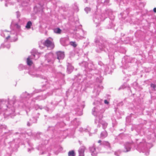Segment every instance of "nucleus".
I'll return each instance as SVG.
<instances>
[{
	"label": "nucleus",
	"instance_id": "1",
	"mask_svg": "<svg viewBox=\"0 0 156 156\" xmlns=\"http://www.w3.org/2000/svg\"><path fill=\"white\" fill-rule=\"evenodd\" d=\"M133 146L138 151L144 153L145 155L147 156L149 154V150L153 146L151 142H147L145 139H136L135 143L133 142L126 143L124 144L125 150L124 151L127 152L130 151Z\"/></svg>",
	"mask_w": 156,
	"mask_h": 156
},
{
	"label": "nucleus",
	"instance_id": "2",
	"mask_svg": "<svg viewBox=\"0 0 156 156\" xmlns=\"http://www.w3.org/2000/svg\"><path fill=\"white\" fill-rule=\"evenodd\" d=\"M102 100L100 99L98 101H95L93 104L97 105V106L94 107L92 109V114L95 116H96L95 119V123L96 124H98V127H99L100 126V124H101L103 128L105 129L107 127L108 124L102 120L103 118L102 114L105 111L104 109H100V108L102 107Z\"/></svg>",
	"mask_w": 156,
	"mask_h": 156
},
{
	"label": "nucleus",
	"instance_id": "3",
	"mask_svg": "<svg viewBox=\"0 0 156 156\" xmlns=\"http://www.w3.org/2000/svg\"><path fill=\"white\" fill-rule=\"evenodd\" d=\"M11 28L13 30L6 37V40H10L11 42L15 41L17 40V31L19 30L20 26L13 20L11 25Z\"/></svg>",
	"mask_w": 156,
	"mask_h": 156
},
{
	"label": "nucleus",
	"instance_id": "4",
	"mask_svg": "<svg viewBox=\"0 0 156 156\" xmlns=\"http://www.w3.org/2000/svg\"><path fill=\"white\" fill-rule=\"evenodd\" d=\"M108 15L107 14H102L101 16L99 14H95L93 16V21L98 26V24H100L101 20H103L105 18L107 17Z\"/></svg>",
	"mask_w": 156,
	"mask_h": 156
},
{
	"label": "nucleus",
	"instance_id": "5",
	"mask_svg": "<svg viewBox=\"0 0 156 156\" xmlns=\"http://www.w3.org/2000/svg\"><path fill=\"white\" fill-rule=\"evenodd\" d=\"M98 65L101 66V69L102 72L104 71L105 73H110L112 71V70L115 69V66L114 64H112L111 67L110 68H109L108 66L107 65H104L101 62H98Z\"/></svg>",
	"mask_w": 156,
	"mask_h": 156
},
{
	"label": "nucleus",
	"instance_id": "6",
	"mask_svg": "<svg viewBox=\"0 0 156 156\" xmlns=\"http://www.w3.org/2000/svg\"><path fill=\"white\" fill-rule=\"evenodd\" d=\"M44 45L49 49H52L54 47L52 39L51 38L47 39L43 43Z\"/></svg>",
	"mask_w": 156,
	"mask_h": 156
},
{
	"label": "nucleus",
	"instance_id": "7",
	"mask_svg": "<svg viewBox=\"0 0 156 156\" xmlns=\"http://www.w3.org/2000/svg\"><path fill=\"white\" fill-rule=\"evenodd\" d=\"M89 149L91 155L93 156H96L100 151V149L98 147L96 148L95 144H94L92 146L90 147Z\"/></svg>",
	"mask_w": 156,
	"mask_h": 156
},
{
	"label": "nucleus",
	"instance_id": "8",
	"mask_svg": "<svg viewBox=\"0 0 156 156\" xmlns=\"http://www.w3.org/2000/svg\"><path fill=\"white\" fill-rule=\"evenodd\" d=\"M95 42L97 44L96 45L99 47V49L101 51L104 50L105 51V48H106L107 50H108V47L109 44L107 42H105L103 43V44H100V43H99L97 40H95Z\"/></svg>",
	"mask_w": 156,
	"mask_h": 156
},
{
	"label": "nucleus",
	"instance_id": "9",
	"mask_svg": "<svg viewBox=\"0 0 156 156\" xmlns=\"http://www.w3.org/2000/svg\"><path fill=\"white\" fill-rule=\"evenodd\" d=\"M80 65L82 66L84 65V68H85V70L87 71L89 69V70H91L94 69V65L92 63L88 64L86 62H83L81 63H80Z\"/></svg>",
	"mask_w": 156,
	"mask_h": 156
},
{
	"label": "nucleus",
	"instance_id": "10",
	"mask_svg": "<svg viewBox=\"0 0 156 156\" xmlns=\"http://www.w3.org/2000/svg\"><path fill=\"white\" fill-rule=\"evenodd\" d=\"M37 149L40 151V153L41 154H49V150H46L44 145H39L37 148Z\"/></svg>",
	"mask_w": 156,
	"mask_h": 156
},
{
	"label": "nucleus",
	"instance_id": "11",
	"mask_svg": "<svg viewBox=\"0 0 156 156\" xmlns=\"http://www.w3.org/2000/svg\"><path fill=\"white\" fill-rule=\"evenodd\" d=\"M46 58L45 61V63L47 62L49 64L52 63L53 60V55L51 53H50L48 54H47L45 56Z\"/></svg>",
	"mask_w": 156,
	"mask_h": 156
},
{
	"label": "nucleus",
	"instance_id": "12",
	"mask_svg": "<svg viewBox=\"0 0 156 156\" xmlns=\"http://www.w3.org/2000/svg\"><path fill=\"white\" fill-rule=\"evenodd\" d=\"M57 58L58 60H62L65 57V54L64 52L61 51H58L56 53Z\"/></svg>",
	"mask_w": 156,
	"mask_h": 156
},
{
	"label": "nucleus",
	"instance_id": "13",
	"mask_svg": "<svg viewBox=\"0 0 156 156\" xmlns=\"http://www.w3.org/2000/svg\"><path fill=\"white\" fill-rule=\"evenodd\" d=\"M40 54L35 50L34 52H33L31 55H30L32 58H33V59L36 60L37 59L40 57Z\"/></svg>",
	"mask_w": 156,
	"mask_h": 156
},
{
	"label": "nucleus",
	"instance_id": "14",
	"mask_svg": "<svg viewBox=\"0 0 156 156\" xmlns=\"http://www.w3.org/2000/svg\"><path fill=\"white\" fill-rule=\"evenodd\" d=\"M10 32L9 31H7L6 30H1L0 33L1 35L3 37H5V41H7L6 40V37L8 35H9L10 33Z\"/></svg>",
	"mask_w": 156,
	"mask_h": 156
},
{
	"label": "nucleus",
	"instance_id": "15",
	"mask_svg": "<svg viewBox=\"0 0 156 156\" xmlns=\"http://www.w3.org/2000/svg\"><path fill=\"white\" fill-rule=\"evenodd\" d=\"M85 149V147L84 146L80 147L79 150V156H84V152Z\"/></svg>",
	"mask_w": 156,
	"mask_h": 156
},
{
	"label": "nucleus",
	"instance_id": "16",
	"mask_svg": "<svg viewBox=\"0 0 156 156\" xmlns=\"http://www.w3.org/2000/svg\"><path fill=\"white\" fill-rule=\"evenodd\" d=\"M103 89V87L101 85H99L97 87L96 89H95L94 91V92L96 93V95H99L101 90Z\"/></svg>",
	"mask_w": 156,
	"mask_h": 156
},
{
	"label": "nucleus",
	"instance_id": "17",
	"mask_svg": "<svg viewBox=\"0 0 156 156\" xmlns=\"http://www.w3.org/2000/svg\"><path fill=\"white\" fill-rule=\"evenodd\" d=\"M73 67L72 66L71 64L68 63L67 66V72L68 73H71L73 71Z\"/></svg>",
	"mask_w": 156,
	"mask_h": 156
},
{
	"label": "nucleus",
	"instance_id": "18",
	"mask_svg": "<svg viewBox=\"0 0 156 156\" xmlns=\"http://www.w3.org/2000/svg\"><path fill=\"white\" fill-rule=\"evenodd\" d=\"M43 3H39V5L40 6H39L38 7H37V6H35L34 8V9L35 10L36 9H37V10L39 11H42L43 9Z\"/></svg>",
	"mask_w": 156,
	"mask_h": 156
},
{
	"label": "nucleus",
	"instance_id": "19",
	"mask_svg": "<svg viewBox=\"0 0 156 156\" xmlns=\"http://www.w3.org/2000/svg\"><path fill=\"white\" fill-rule=\"evenodd\" d=\"M33 58H32L31 56H29L27 59V64L28 66H31L32 65V62L31 60L32 59H33Z\"/></svg>",
	"mask_w": 156,
	"mask_h": 156
},
{
	"label": "nucleus",
	"instance_id": "20",
	"mask_svg": "<svg viewBox=\"0 0 156 156\" xmlns=\"http://www.w3.org/2000/svg\"><path fill=\"white\" fill-rule=\"evenodd\" d=\"M77 32L76 34V36L78 38H80L82 36V34L83 32V30H80L78 31H77Z\"/></svg>",
	"mask_w": 156,
	"mask_h": 156
},
{
	"label": "nucleus",
	"instance_id": "21",
	"mask_svg": "<svg viewBox=\"0 0 156 156\" xmlns=\"http://www.w3.org/2000/svg\"><path fill=\"white\" fill-rule=\"evenodd\" d=\"M107 136V133L105 131L102 132L100 135V137L102 138H104Z\"/></svg>",
	"mask_w": 156,
	"mask_h": 156
},
{
	"label": "nucleus",
	"instance_id": "22",
	"mask_svg": "<svg viewBox=\"0 0 156 156\" xmlns=\"http://www.w3.org/2000/svg\"><path fill=\"white\" fill-rule=\"evenodd\" d=\"M102 144L105 146L106 147H108L110 150H111V147H110V144L107 141H104L102 142Z\"/></svg>",
	"mask_w": 156,
	"mask_h": 156
},
{
	"label": "nucleus",
	"instance_id": "23",
	"mask_svg": "<svg viewBox=\"0 0 156 156\" xmlns=\"http://www.w3.org/2000/svg\"><path fill=\"white\" fill-rule=\"evenodd\" d=\"M54 31L55 33L59 34L62 32V30L59 28H56L54 29Z\"/></svg>",
	"mask_w": 156,
	"mask_h": 156
},
{
	"label": "nucleus",
	"instance_id": "24",
	"mask_svg": "<svg viewBox=\"0 0 156 156\" xmlns=\"http://www.w3.org/2000/svg\"><path fill=\"white\" fill-rule=\"evenodd\" d=\"M46 98L45 96H39L37 97L36 98V100H41L45 99Z\"/></svg>",
	"mask_w": 156,
	"mask_h": 156
},
{
	"label": "nucleus",
	"instance_id": "25",
	"mask_svg": "<svg viewBox=\"0 0 156 156\" xmlns=\"http://www.w3.org/2000/svg\"><path fill=\"white\" fill-rule=\"evenodd\" d=\"M32 22L30 21H29L27 23L25 27L27 29H29L30 28V27L32 26Z\"/></svg>",
	"mask_w": 156,
	"mask_h": 156
},
{
	"label": "nucleus",
	"instance_id": "26",
	"mask_svg": "<svg viewBox=\"0 0 156 156\" xmlns=\"http://www.w3.org/2000/svg\"><path fill=\"white\" fill-rule=\"evenodd\" d=\"M18 69L20 70H22L26 69V67L22 64H20L19 65Z\"/></svg>",
	"mask_w": 156,
	"mask_h": 156
},
{
	"label": "nucleus",
	"instance_id": "27",
	"mask_svg": "<svg viewBox=\"0 0 156 156\" xmlns=\"http://www.w3.org/2000/svg\"><path fill=\"white\" fill-rule=\"evenodd\" d=\"M5 47H6L7 48L9 49L10 48V45L9 44L6 45L5 43L3 44H2L1 45V47L0 48H4Z\"/></svg>",
	"mask_w": 156,
	"mask_h": 156
},
{
	"label": "nucleus",
	"instance_id": "28",
	"mask_svg": "<svg viewBox=\"0 0 156 156\" xmlns=\"http://www.w3.org/2000/svg\"><path fill=\"white\" fill-rule=\"evenodd\" d=\"M68 154L69 156H75L74 151L73 150L70 151L68 152Z\"/></svg>",
	"mask_w": 156,
	"mask_h": 156
},
{
	"label": "nucleus",
	"instance_id": "29",
	"mask_svg": "<svg viewBox=\"0 0 156 156\" xmlns=\"http://www.w3.org/2000/svg\"><path fill=\"white\" fill-rule=\"evenodd\" d=\"M103 80V78L101 76H99V78L98 77H97L96 78V81L97 82L101 83L102 81V80Z\"/></svg>",
	"mask_w": 156,
	"mask_h": 156
},
{
	"label": "nucleus",
	"instance_id": "30",
	"mask_svg": "<svg viewBox=\"0 0 156 156\" xmlns=\"http://www.w3.org/2000/svg\"><path fill=\"white\" fill-rule=\"evenodd\" d=\"M123 61V59L122 61V63L123 64V67L124 69H126L127 68L128 65V63H127L126 62L124 63V62Z\"/></svg>",
	"mask_w": 156,
	"mask_h": 156
},
{
	"label": "nucleus",
	"instance_id": "31",
	"mask_svg": "<svg viewBox=\"0 0 156 156\" xmlns=\"http://www.w3.org/2000/svg\"><path fill=\"white\" fill-rule=\"evenodd\" d=\"M154 136V134H152L151 135H148V136H147L148 139L149 140H151V141H154V140L152 138H150L149 139V137H152V136Z\"/></svg>",
	"mask_w": 156,
	"mask_h": 156
},
{
	"label": "nucleus",
	"instance_id": "32",
	"mask_svg": "<svg viewBox=\"0 0 156 156\" xmlns=\"http://www.w3.org/2000/svg\"><path fill=\"white\" fill-rule=\"evenodd\" d=\"M70 44L73 46L74 47H75L76 46V44L75 42L71 41L70 42Z\"/></svg>",
	"mask_w": 156,
	"mask_h": 156
},
{
	"label": "nucleus",
	"instance_id": "33",
	"mask_svg": "<svg viewBox=\"0 0 156 156\" xmlns=\"http://www.w3.org/2000/svg\"><path fill=\"white\" fill-rule=\"evenodd\" d=\"M121 153V151L120 150H118L117 151L115 152V155L116 156H119Z\"/></svg>",
	"mask_w": 156,
	"mask_h": 156
},
{
	"label": "nucleus",
	"instance_id": "34",
	"mask_svg": "<svg viewBox=\"0 0 156 156\" xmlns=\"http://www.w3.org/2000/svg\"><path fill=\"white\" fill-rule=\"evenodd\" d=\"M84 10L87 13H88L90 11V8L89 7H86L85 9Z\"/></svg>",
	"mask_w": 156,
	"mask_h": 156
},
{
	"label": "nucleus",
	"instance_id": "35",
	"mask_svg": "<svg viewBox=\"0 0 156 156\" xmlns=\"http://www.w3.org/2000/svg\"><path fill=\"white\" fill-rule=\"evenodd\" d=\"M151 87H152L153 88V90H156V85L153 84V83H151Z\"/></svg>",
	"mask_w": 156,
	"mask_h": 156
},
{
	"label": "nucleus",
	"instance_id": "36",
	"mask_svg": "<svg viewBox=\"0 0 156 156\" xmlns=\"http://www.w3.org/2000/svg\"><path fill=\"white\" fill-rule=\"evenodd\" d=\"M28 144L29 146H30V148H28V152L32 150L33 149V148L32 147V144H30L29 143H28Z\"/></svg>",
	"mask_w": 156,
	"mask_h": 156
},
{
	"label": "nucleus",
	"instance_id": "37",
	"mask_svg": "<svg viewBox=\"0 0 156 156\" xmlns=\"http://www.w3.org/2000/svg\"><path fill=\"white\" fill-rule=\"evenodd\" d=\"M16 17L17 18H19L20 17V14L19 12L17 11L16 12Z\"/></svg>",
	"mask_w": 156,
	"mask_h": 156
},
{
	"label": "nucleus",
	"instance_id": "38",
	"mask_svg": "<svg viewBox=\"0 0 156 156\" xmlns=\"http://www.w3.org/2000/svg\"><path fill=\"white\" fill-rule=\"evenodd\" d=\"M35 108L36 109H37L38 108H40V109H42V108L41 106H40L38 105H37L35 106Z\"/></svg>",
	"mask_w": 156,
	"mask_h": 156
},
{
	"label": "nucleus",
	"instance_id": "39",
	"mask_svg": "<svg viewBox=\"0 0 156 156\" xmlns=\"http://www.w3.org/2000/svg\"><path fill=\"white\" fill-rule=\"evenodd\" d=\"M90 128L88 126L87 127V129H84V131L86 132H89V131H90Z\"/></svg>",
	"mask_w": 156,
	"mask_h": 156
},
{
	"label": "nucleus",
	"instance_id": "40",
	"mask_svg": "<svg viewBox=\"0 0 156 156\" xmlns=\"http://www.w3.org/2000/svg\"><path fill=\"white\" fill-rule=\"evenodd\" d=\"M6 128V126L5 125H1L0 126V128L5 129Z\"/></svg>",
	"mask_w": 156,
	"mask_h": 156
},
{
	"label": "nucleus",
	"instance_id": "41",
	"mask_svg": "<svg viewBox=\"0 0 156 156\" xmlns=\"http://www.w3.org/2000/svg\"><path fill=\"white\" fill-rule=\"evenodd\" d=\"M27 133L28 136H33V134L31 131L30 132H27Z\"/></svg>",
	"mask_w": 156,
	"mask_h": 156
},
{
	"label": "nucleus",
	"instance_id": "42",
	"mask_svg": "<svg viewBox=\"0 0 156 156\" xmlns=\"http://www.w3.org/2000/svg\"><path fill=\"white\" fill-rule=\"evenodd\" d=\"M29 74L31 76H32L33 77L34 76V75H35L34 73H33L32 74L31 73V72L30 71V70L29 72Z\"/></svg>",
	"mask_w": 156,
	"mask_h": 156
},
{
	"label": "nucleus",
	"instance_id": "43",
	"mask_svg": "<svg viewBox=\"0 0 156 156\" xmlns=\"http://www.w3.org/2000/svg\"><path fill=\"white\" fill-rule=\"evenodd\" d=\"M104 102L105 104L106 105H108L109 103V101L107 100H105L104 101Z\"/></svg>",
	"mask_w": 156,
	"mask_h": 156
},
{
	"label": "nucleus",
	"instance_id": "44",
	"mask_svg": "<svg viewBox=\"0 0 156 156\" xmlns=\"http://www.w3.org/2000/svg\"><path fill=\"white\" fill-rule=\"evenodd\" d=\"M33 119H34V120L33 121V122H30V123L31 124V123H34V122H37V119L35 118L34 117L33 118Z\"/></svg>",
	"mask_w": 156,
	"mask_h": 156
},
{
	"label": "nucleus",
	"instance_id": "45",
	"mask_svg": "<svg viewBox=\"0 0 156 156\" xmlns=\"http://www.w3.org/2000/svg\"><path fill=\"white\" fill-rule=\"evenodd\" d=\"M125 87L124 86H121L120 88H119V90H120L121 89H124V88H125Z\"/></svg>",
	"mask_w": 156,
	"mask_h": 156
},
{
	"label": "nucleus",
	"instance_id": "46",
	"mask_svg": "<svg viewBox=\"0 0 156 156\" xmlns=\"http://www.w3.org/2000/svg\"><path fill=\"white\" fill-rule=\"evenodd\" d=\"M63 40V38L61 39L60 40V42L61 44L63 45V43H62V42Z\"/></svg>",
	"mask_w": 156,
	"mask_h": 156
},
{
	"label": "nucleus",
	"instance_id": "47",
	"mask_svg": "<svg viewBox=\"0 0 156 156\" xmlns=\"http://www.w3.org/2000/svg\"><path fill=\"white\" fill-rule=\"evenodd\" d=\"M48 84H47L46 85H44L43 86V88H44L46 86L47 87H48Z\"/></svg>",
	"mask_w": 156,
	"mask_h": 156
},
{
	"label": "nucleus",
	"instance_id": "48",
	"mask_svg": "<svg viewBox=\"0 0 156 156\" xmlns=\"http://www.w3.org/2000/svg\"><path fill=\"white\" fill-rule=\"evenodd\" d=\"M153 11L154 12H156V8H154L153 9Z\"/></svg>",
	"mask_w": 156,
	"mask_h": 156
},
{
	"label": "nucleus",
	"instance_id": "49",
	"mask_svg": "<svg viewBox=\"0 0 156 156\" xmlns=\"http://www.w3.org/2000/svg\"><path fill=\"white\" fill-rule=\"evenodd\" d=\"M48 142V141L47 140H44V144H46Z\"/></svg>",
	"mask_w": 156,
	"mask_h": 156
},
{
	"label": "nucleus",
	"instance_id": "50",
	"mask_svg": "<svg viewBox=\"0 0 156 156\" xmlns=\"http://www.w3.org/2000/svg\"><path fill=\"white\" fill-rule=\"evenodd\" d=\"M30 122H28L27 123V125L28 126H30Z\"/></svg>",
	"mask_w": 156,
	"mask_h": 156
},
{
	"label": "nucleus",
	"instance_id": "51",
	"mask_svg": "<svg viewBox=\"0 0 156 156\" xmlns=\"http://www.w3.org/2000/svg\"><path fill=\"white\" fill-rule=\"evenodd\" d=\"M82 77L81 76V75H79L78 76V79H80V78H81Z\"/></svg>",
	"mask_w": 156,
	"mask_h": 156
},
{
	"label": "nucleus",
	"instance_id": "52",
	"mask_svg": "<svg viewBox=\"0 0 156 156\" xmlns=\"http://www.w3.org/2000/svg\"><path fill=\"white\" fill-rule=\"evenodd\" d=\"M101 140H99L98 141V143L100 144H101Z\"/></svg>",
	"mask_w": 156,
	"mask_h": 156
},
{
	"label": "nucleus",
	"instance_id": "53",
	"mask_svg": "<svg viewBox=\"0 0 156 156\" xmlns=\"http://www.w3.org/2000/svg\"><path fill=\"white\" fill-rule=\"evenodd\" d=\"M37 137H38L39 136V135L38 134H37Z\"/></svg>",
	"mask_w": 156,
	"mask_h": 156
},
{
	"label": "nucleus",
	"instance_id": "54",
	"mask_svg": "<svg viewBox=\"0 0 156 156\" xmlns=\"http://www.w3.org/2000/svg\"><path fill=\"white\" fill-rule=\"evenodd\" d=\"M5 6H7V4H5Z\"/></svg>",
	"mask_w": 156,
	"mask_h": 156
},
{
	"label": "nucleus",
	"instance_id": "55",
	"mask_svg": "<svg viewBox=\"0 0 156 156\" xmlns=\"http://www.w3.org/2000/svg\"><path fill=\"white\" fill-rule=\"evenodd\" d=\"M17 0V2H20V1H19V0Z\"/></svg>",
	"mask_w": 156,
	"mask_h": 156
},
{
	"label": "nucleus",
	"instance_id": "56",
	"mask_svg": "<svg viewBox=\"0 0 156 156\" xmlns=\"http://www.w3.org/2000/svg\"><path fill=\"white\" fill-rule=\"evenodd\" d=\"M97 51L98 52H100L99 51Z\"/></svg>",
	"mask_w": 156,
	"mask_h": 156
},
{
	"label": "nucleus",
	"instance_id": "57",
	"mask_svg": "<svg viewBox=\"0 0 156 156\" xmlns=\"http://www.w3.org/2000/svg\"><path fill=\"white\" fill-rule=\"evenodd\" d=\"M95 131H96V132L97 131V129H95Z\"/></svg>",
	"mask_w": 156,
	"mask_h": 156
},
{
	"label": "nucleus",
	"instance_id": "58",
	"mask_svg": "<svg viewBox=\"0 0 156 156\" xmlns=\"http://www.w3.org/2000/svg\"><path fill=\"white\" fill-rule=\"evenodd\" d=\"M82 115V114H80V115Z\"/></svg>",
	"mask_w": 156,
	"mask_h": 156
},
{
	"label": "nucleus",
	"instance_id": "59",
	"mask_svg": "<svg viewBox=\"0 0 156 156\" xmlns=\"http://www.w3.org/2000/svg\"><path fill=\"white\" fill-rule=\"evenodd\" d=\"M44 90V89H43V90Z\"/></svg>",
	"mask_w": 156,
	"mask_h": 156
},
{
	"label": "nucleus",
	"instance_id": "60",
	"mask_svg": "<svg viewBox=\"0 0 156 156\" xmlns=\"http://www.w3.org/2000/svg\"><path fill=\"white\" fill-rule=\"evenodd\" d=\"M1 46L0 47V48H1Z\"/></svg>",
	"mask_w": 156,
	"mask_h": 156
},
{
	"label": "nucleus",
	"instance_id": "61",
	"mask_svg": "<svg viewBox=\"0 0 156 156\" xmlns=\"http://www.w3.org/2000/svg\"><path fill=\"white\" fill-rule=\"evenodd\" d=\"M2 0H1V1H2Z\"/></svg>",
	"mask_w": 156,
	"mask_h": 156
}]
</instances>
